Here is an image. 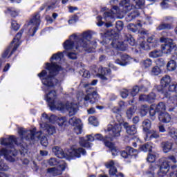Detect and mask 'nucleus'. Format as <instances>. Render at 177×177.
Wrapping results in <instances>:
<instances>
[{
  "label": "nucleus",
  "mask_w": 177,
  "mask_h": 177,
  "mask_svg": "<svg viewBox=\"0 0 177 177\" xmlns=\"http://www.w3.org/2000/svg\"><path fill=\"white\" fill-rule=\"evenodd\" d=\"M103 19V17H100V16H98L97 17V26H98V27H102V26L103 25V24H104V22H103V21H102V19Z\"/></svg>",
  "instance_id": "nucleus-62"
},
{
  "label": "nucleus",
  "mask_w": 177,
  "mask_h": 177,
  "mask_svg": "<svg viewBox=\"0 0 177 177\" xmlns=\"http://www.w3.org/2000/svg\"><path fill=\"white\" fill-rule=\"evenodd\" d=\"M121 124L115 121L111 122L106 131V138L111 142L114 138H118L121 134Z\"/></svg>",
  "instance_id": "nucleus-9"
},
{
  "label": "nucleus",
  "mask_w": 177,
  "mask_h": 177,
  "mask_svg": "<svg viewBox=\"0 0 177 177\" xmlns=\"http://www.w3.org/2000/svg\"><path fill=\"white\" fill-rule=\"evenodd\" d=\"M115 27L118 31H122L124 28V23H122V21H118Z\"/></svg>",
  "instance_id": "nucleus-54"
},
{
  "label": "nucleus",
  "mask_w": 177,
  "mask_h": 177,
  "mask_svg": "<svg viewBox=\"0 0 177 177\" xmlns=\"http://www.w3.org/2000/svg\"><path fill=\"white\" fill-rule=\"evenodd\" d=\"M160 169L158 171V175L160 177L167 176V174L169 171V162L167 158H162L160 160Z\"/></svg>",
  "instance_id": "nucleus-13"
},
{
  "label": "nucleus",
  "mask_w": 177,
  "mask_h": 177,
  "mask_svg": "<svg viewBox=\"0 0 177 177\" xmlns=\"http://www.w3.org/2000/svg\"><path fill=\"white\" fill-rule=\"evenodd\" d=\"M162 56V51L161 50H154L149 53V57L153 59H157V57H161Z\"/></svg>",
  "instance_id": "nucleus-35"
},
{
  "label": "nucleus",
  "mask_w": 177,
  "mask_h": 177,
  "mask_svg": "<svg viewBox=\"0 0 177 177\" xmlns=\"http://www.w3.org/2000/svg\"><path fill=\"white\" fill-rule=\"evenodd\" d=\"M139 16V12L136 9H133L132 12L126 17L127 21H132Z\"/></svg>",
  "instance_id": "nucleus-32"
},
{
  "label": "nucleus",
  "mask_w": 177,
  "mask_h": 177,
  "mask_svg": "<svg viewBox=\"0 0 177 177\" xmlns=\"http://www.w3.org/2000/svg\"><path fill=\"white\" fill-rule=\"evenodd\" d=\"M169 105V111H174L175 107H177V97L176 96H171L169 97V100L167 101Z\"/></svg>",
  "instance_id": "nucleus-23"
},
{
  "label": "nucleus",
  "mask_w": 177,
  "mask_h": 177,
  "mask_svg": "<svg viewBox=\"0 0 177 177\" xmlns=\"http://www.w3.org/2000/svg\"><path fill=\"white\" fill-rule=\"evenodd\" d=\"M157 66H159V67H162L165 64V61L162 58L158 59L156 61Z\"/></svg>",
  "instance_id": "nucleus-59"
},
{
  "label": "nucleus",
  "mask_w": 177,
  "mask_h": 177,
  "mask_svg": "<svg viewBox=\"0 0 177 177\" xmlns=\"http://www.w3.org/2000/svg\"><path fill=\"white\" fill-rule=\"evenodd\" d=\"M140 46L141 49H143V50H150V46H149L146 41H141L140 44Z\"/></svg>",
  "instance_id": "nucleus-53"
},
{
  "label": "nucleus",
  "mask_w": 177,
  "mask_h": 177,
  "mask_svg": "<svg viewBox=\"0 0 177 177\" xmlns=\"http://www.w3.org/2000/svg\"><path fill=\"white\" fill-rule=\"evenodd\" d=\"M18 140L19 139L16 138L14 136H11L8 138H1V145L6 146V147L1 149L0 156H3L7 161H10V162H15V161H16L15 157L17 156V151L15 148V145H19L17 143ZM8 169H9L8 165L5 164L3 160H1L0 171H8Z\"/></svg>",
  "instance_id": "nucleus-3"
},
{
  "label": "nucleus",
  "mask_w": 177,
  "mask_h": 177,
  "mask_svg": "<svg viewBox=\"0 0 177 177\" xmlns=\"http://www.w3.org/2000/svg\"><path fill=\"white\" fill-rule=\"evenodd\" d=\"M162 21L165 23H175V18L172 16L163 17Z\"/></svg>",
  "instance_id": "nucleus-44"
},
{
  "label": "nucleus",
  "mask_w": 177,
  "mask_h": 177,
  "mask_svg": "<svg viewBox=\"0 0 177 177\" xmlns=\"http://www.w3.org/2000/svg\"><path fill=\"white\" fill-rule=\"evenodd\" d=\"M171 84V77L169 75H165L160 80V86H157L156 89L158 92L167 95V86Z\"/></svg>",
  "instance_id": "nucleus-14"
},
{
  "label": "nucleus",
  "mask_w": 177,
  "mask_h": 177,
  "mask_svg": "<svg viewBox=\"0 0 177 177\" xmlns=\"http://www.w3.org/2000/svg\"><path fill=\"white\" fill-rule=\"evenodd\" d=\"M142 127L145 132H147L148 131H149V129L151 128V122L150 121V120L146 119L145 120H144L142 122Z\"/></svg>",
  "instance_id": "nucleus-39"
},
{
  "label": "nucleus",
  "mask_w": 177,
  "mask_h": 177,
  "mask_svg": "<svg viewBox=\"0 0 177 177\" xmlns=\"http://www.w3.org/2000/svg\"><path fill=\"white\" fill-rule=\"evenodd\" d=\"M67 122V117L63 116V117H58L57 119V124L59 127H63L64 125V123Z\"/></svg>",
  "instance_id": "nucleus-41"
},
{
  "label": "nucleus",
  "mask_w": 177,
  "mask_h": 177,
  "mask_svg": "<svg viewBox=\"0 0 177 177\" xmlns=\"http://www.w3.org/2000/svg\"><path fill=\"white\" fill-rule=\"evenodd\" d=\"M23 34V30H21L20 32H19L16 37L14 38L13 41H12L10 46L6 50V51L3 53L2 57H7L8 55H9V53L10 52V49L12 48V46H13L12 50L10 53V55H13L15 52H16L17 49L20 46V38H21V35Z\"/></svg>",
  "instance_id": "nucleus-10"
},
{
  "label": "nucleus",
  "mask_w": 177,
  "mask_h": 177,
  "mask_svg": "<svg viewBox=\"0 0 177 177\" xmlns=\"http://www.w3.org/2000/svg\"><path fill=\"white\" fill-rule=\"evenodd\" d=\"M169 92H175L177 93V84H172L168 87Z\"/></svg>",
  "instance_id": "nucleus-55"
},
{
  "label": "nucleus",
  "mask_w": 177,
  "mask_h": 177,
  "mask_svg": "<svg viewBox=\"0 0 177 177\" xmlns=\"http://www.w3.org/2000/svg\"><path fill=\"white\" fill-rule=\"evenodd\" d=\"M172 28H174V26H172L171 24L163 21L156 28V30L158 31H161L162 30H172Z\"/></svg>",
  "instance_id": "nucleus-29"
},
{
  "label": "nucleus",
  "mask_w": 177,
  "mask_h": 177,
  "mask_svg": "<svg viewBox=\"0 0 177 177\" xmlns=\"http://www.w3.org/2000/svg\"><path fill=\"white\" fill-rule=\"evenodd\" d=\"M120 8L118 6H113V9L106 11L104 13V19L105 21H110V20H114L115 15H125L128 12L132 10L133 8L135 9H140L145 6V0H133L131 5V0H122L120 3Z\"/></svg>",
  "instance_id": "nucleus-4"
},
{
  "label": "nucleus",
  "mask_w": 177,
  "mask_h": 177,
  "mask_svg": "<svg viewBox=\"0 0 177 177\" xmlns=\"http://www.w3.org/2000/svg\"><path fill=\"white\" fill-rule=\"evenodd\" d=\"M11 28L14 30V31H17L19 28H20V25L17 24L16 21H12L11 22Z\"/></svg>",
  "instance_id": "nucleus-51"
},
{
  "label": "nucleus",
  "mask_w": 177,
  "mask_h": 177,
  "mask_svg": "<svg viewBox=\"0 0 177 177\" xmlns=\"http://www.w3.org/2000/svg\"><path fill=\"white\" fill-rule=\"evenodd\" d=\"M105 165L106 168L109 169L110 176L124 177V174L122 173H118V171H117V168L114 167V161H109L106 163Z\"/></svg>",
  "instance_id": "nucleus-18"
},
{
  "label": "nucleus",
  "mask_w": 177,
  "mask_h": 177,
  "mask_svg": "<svg viewBox=\"0 0 177 177\" xmlns=\"http://www.w3.org/2000/svg\"><path fill=\"white\" fill-rule=\"evenodd\" d=\"M8 13H10L12 17H16L19 15V12L15 8H8Z\"/></svg>",
  "instance_id": "nucleus-49"
},
{
  "label": "nucleus",
  "mask_w": 177,
  "mask_h": 177,
  "mask_svg": "<svg viewBox=\"0 0 177 177\" xmlns=\"http://www.w3.org/2000/svg\"><path fill=\"white\" fill-rule=\"evenodd\" d=\"M169 177H177V170H174L169 174Z\"/></svg>",
  "instance_id": "nucleus-64"
},
{
  "label": "nucleus",
  "mask_w": 177,
  "mask_h": 177,
  "mask_svg": "<svg viewBox=\"0 0 177 177\" xmlns=\"http://www.w3.org/2000/svg\"><path fill=\"white\" fill-rule=\"evenodd\" d=\"M127 28L129 31H131V32H136L142 28V22H138L137 24H129L127 26Z\"/></svg>",
  "instance_id": "nucleus-28"
},
{
  "label": "nucleus",
  "mask_w": 177,
  "mask_h": 177,
  "mask_svg": "<svg viewBox=\"0 0 177 177\" xmlns=\"http://www.w3.org/2000/svg\"><path fill=\"white\" fill-rule=\"evenodd\" d=\"M40 143L41 146H44V147H47L48 142V138L46 137H42L40 140Z\"/></svg>",
  "instance_id": "nucleus-56"
},
{
  "label": "nucleus",
  "mask_w": 177,
  "mask_h": 177,
  "mask_svg": "<svg viewBox=\"0 0 177 177\" xmlns=\"http://www.w3.org/2000/svg\"><path fill=\"white\" fill-rule=\"evenodd\" d=\"M161 37L160 38V42L164 44L161 45L162 54L171 55L174 49H175V44L174 40L171 38H168V31L164 30L160 33Z\"/></svg>",
  "instance_id": "nucleus-6"
},
{
  "label": "nucleus",
  "mask_w": 177,
  "mask_h": 177,
  "mask_svg": "<svg viewBox=\"0 0 177 177\" xmlns=\"http://www.w3.org/2000/svg\"><path fill=\"white\" fill-rule=\"evenodd\" d=\"M158 120L159 121H160V122L168 124V122H171V115L167 112L160 113L158 116Z\"/></svg>",
  "instance_id": "nucleus-24"
},
{
  "label": "nucleus",
  "mask_w": 177,
  "mask_h": 177,
  "mask_svg": "<svg viewBox=\"0 0 177 177\" xmlns=\"http://www.w3.org/2000/svg\"><path fill=\"white\" fill-rule=\"evenodd\" d=\"M156 157H157V156L156 155L155 153H149L148 154L147 160L148 161V162H154V161H156Z\"/></svg>",
  "instance_id": "nucleus-46"
},
{
  "label": "nucleus",
  "mask_w": 177,
  "mask_h": 177,
  "mask_svg": "<svg viewBox=\"0 0 177 177\" xmlns=\"http://www.w3.org/2000/svg\"><path fill=\"white\" fill-rule=\"evenodd\" d=\"M69 59H72L73 60L77 59V53L70 52L67 55Z\"/></svg>",
  "instance_id": "nucleus-60"
},
{
  "label": "nucleus",
  "mask_w": 177,
  "mask_h": 177,
  "mask_svg": "<svg viewBox=\"0 0 177 177\" xmlns=\"http://www.w3.org/2000/svg\"><path fill=\"white\" fill-rule=\"evenodd\" d=\"M123 127L126 129L128 135H135L136 133V127L135 125L129 126L127 122H124Z\"/></svg>",
  "instance_id": "nucleus-27"
},
{
  "label": "nucleus",
  "mask_w": 177,
  "mask_h": 177,
  "mask_svg": "<svg viewBox=\"0 0 177 177\" xmlns=\"http://www.w3.org/2000/svg\"><path fill=\"white\" fill-rule=\"evenodd\" d=\"M142 35H147V42L149 44H153V42H154V41H156V36L154 35L150 34L149 33V32L146 31V30H142L140 32Z\"/></svg>",
  "instance_id": "nucleus-30"
},
{
  "label": "nucleus",
  "mask_w": 177,
  "mask_h": 177,
  "mask_svg": "<svg viewBox=\"0 0 177 177\" xmlns=\"http://www.w3.org/2000/svg\"><path fill=\"white\" fill-rule=\"evenodd\" d=\"M53 152L58 158H64L66 157L64 151H63V149L59 147H54L53 148Z\"/></svg>",
  "instance_id": "nucleus-26"
},
{
  "label": "nucleus",
  "mask_w": 177,
  "mask_h": 177,
  "mask_svg": "<svg viewBox=\"0 0 177 177\" xmlns=\"http://www.w3.org/2000/svg\"><path fill=\"white\" fill-rule=\"evenodd\" d=\"M128 95H129V91L127 89H124L121 92V96L123 99H127Z\"/></svg>",
  "instance_id": "nucleus-61"
},
{
  "label": "nucleus",
  "mask_w": 177,
  "mask_h": 177,
  "mask_svg": "<svg viewBox=\"0 0 177 177\" xmlns=\"http://www.w3.org/2000/svg\"><path fill=\"white\" fill-rule=\"evenodd\" d=\"M48 164L51 167L58 165L57 167H51L47 169L49 176H57V175H62L63 171L66 169V163L55 158H51L48 160Z\"/></svg>",
  "instance_id": "nucleus-7"
},
{
  "label": "nucleus",
  "mask_w": 177,
  "mask_h": 177,
  "mask_svg": "<svg viewBox=\"0 0 177 177\" xmlns=\"http://www.w3.org/2000/svg\"><path fill=\"white\" fill-rule=\"evenodd\" d=\"M151 149H152L151 142H149L145 145H143L140 147V150L141 151H144L145 153L147 151H151Z\"/></svg>",
  "instance_id": "nucleus-38"
},
{
  "label": "nucleus",
  "mask_w": 177,
  "mask_h": 177,
  "mask_svg": "<svg viewBox=\"0 0 177 177\" xmlns=\"http://www.w3.org/2000/svg\"><path fill=\"white\" fill-rule=\"evenodd\" d=\"M88 122L94 127H97V125H99L97 119L95 116H91L90 118H88Z\"/></svg>",
  "instance_id": "nucleus-43"
},
{
  "label": "nucleus",
  "mask_w": 177,
  "mask_h": 177,
  "mask_svg": "<svg viewBox=\"0 0 177 177\" xmlns=\"http://www.w3.org/2000/svg\"><path fill=\"white\" fill-rule=\"evenodd\" d=\"M107 136L105 138H103V136L100 133H97L95 135L90 134L87 135L86 138H80L79 143L80 146L82 147H86L87 149H91L92 147L91 142H94L95 140H103L104 144L106 145V142H110Z\"/></svg>",
  "instance_id": "nucleus-8"
},
{
  "label": "nucleus",
  "mask_w": 177,
  "mask_h": 177,
  "mask_svg": "<svg viewBox=\"0 0 177 177\" xmlns=\"http://www.w3.org/2000/svg\"><path fill=\"white\" fill-rule=\"evenodd\" d=\"M126 151L127 152V154H129V156H131V157L138 154V150L134 149L131 147H127L126 148Z\"/></svg>",
  "instance_id": "nucleus-40"
},
{
  "label": "nucleus",
  "mask_w": 177,
  "mask_h": 177,
  "mask_svg": "<svg viewBox=\"0 0 177 177\" xmlns=\"http://www.w3.org/2000/svg\"><path fill=\"white\" fill-rule=\"evenodd\" d=\"M105 146L110 149V151L113 157H115L120 154V149H118V148H117V147H115V145H114V144H113L111 142H106Z\"/></svg>",
  "instance_id": "nucleus-22"
},
{
  "label": "nucleus",
  "mask_w": 177,
  "mask_h": 177,
  "mask_svg": "<svg viewBox=\"0 0 177 177\" xmlns=\"http://www.w3.org/2000/svg\"><path fill=\"white\" fill-rule=\"evenodd\" d=\"M153 106L156 113H163L162 111H165L167 109V106H165L164 102H160L156 106L154 105Z\"/></svg>",
  "instance_id": "nucleus-33"
},
{
  "label": "nucleus",
  "mask_w": 177,
  "mask_h": 177,
  "mask_svg": "<svg viewBox=\"0 0 177 177\" xmlns=\"http://www.w3.org/2000/svg\"><path fill=\"white\" fill-rule=\"evenodd\" d=\"M78 21V17L77 15H74L68 20L69 24H75Z\"/></svg>",
  "instance_id": "nucleus-57"
},
{
  "label": "nucleus",
  "mask_w": 177,
  "mask_h": 177,
  "mask_svg": "<svg viewBox=\"0 0 177 177\" xmlns=\"http://www.w3.org/2000/svg\"><path fill=\"white\" fill-rule=\"evenodd\" d=\"M131 60H132L131 57L128 55L124 54L121 55V59H116L115 63L116 64H119V66H127V64L131 63Z\"/></svg>",
  "instance_id": "nucleus-20"
},
{
  "label": "nucleus",
  "mask_w": 177,
  "mask_h": 177,
  "mask_svg": "<svg viewBox=\"0 0 177 177\" xmlns=\"http://www.w3.org/2000/svg\"><path fill=\"white\" fill-rule=\"evenodd\" d=\"M57 116L55 115H48L46 113H43L41 116V121H44V122H50V124H55L57 122Z\"/></svg>",
  "instance_id": "nucleus-21"
},
{
  "label": "nucleus",
  "mask_w": 177,
  "mask_h": 177,
  "mask_svg": "<svg viewBox=\"0 0 177 177\" xmlns=\"http://www.w3.org/2000/svg\"><path fill=\"white\" fill-rule=\"evenodd\" d=\"M172 146L173 144L171 142H162V147L163 149L164 153H169V151H171L172 150Z\"/></svg>",
  "instance_id": "nucleus-31"
},
{
  "label": "nucleus",
  "mask_w": 177,
  "mask_h": 177,
  "mask_svg": "<svg viewBox=\"0 0 177 177\" xmlns=\"http://www.w3.org/2000/svg\"><path fill=\"white\" fill-rule=\"evenodd\" d=\"M91 39H92L91 32L86 31L79 36L75 35L71 36L70 39L63 44V47L66 50L76 49L77 50H85L91 53V52H93V50L91 48V44H92Z\"/></svg>",
  "instance_id": "nucleus-2"
},
{
  "label": "nucleus",
  "mask_w": 177,
  "mask_h": 177,
  "mask_svg": "<svg viewBox=\"0 0 177 177\" xmlns=\"http://www.w3.org/2000/svg\"><path fill=\"white\" fill-rule=\"evenodd\" d=\"M127 115V118H129V120H131L132 118V116L133 115V114H135V108L134 107H130L126 113Z\"/></svg>",
  "instance_id": "nucleus-45"
},
{
  "label": "nucleus",
  "mask_w": 177,
  "mask_h": 177,
  "mask_svg": "<svg viewBox=\"0 0 177 177\" xmlns=\"http://www.w3.org/2000/svg\"><path fill=\"white\" fill-rule=\"evenodd\" d=\"M68 122L71 125H73V127H75L74 131L77 135L82 133V124L81 123L80 119L73 117L69 120Z\"/></svg>",
  "instance_id": "nucleus-16"
},
{
  "label": "nucleus",
  "mask_w": 177,
  "mask_h": 177,
  "mask_svg": "<svg viewBox=\"0 0 177 177\" xmlns=\"http://www.w3.org/2000/svg\"><path fill=\"white\" fill-rule=\"evenodd\" d=\"M159 138L158 133L154 130H148L146 133L145 140L147 141L151 140L152 139H157Z\"/></svg>",
  "instance_id": "nucleus-25"
},
{
  "label": "nucleus",
  "mask_w": 177,
  "mask_h": 177,
  "mask_svg": "<svg viewBox=\"0 0 177 177\" xmlns=\"http://www.w3.org/2000/svg\"><path fill=\"white\" fill-rule=\"evenodd\" d=\"M140 64L144 68H149V67H151V64H153V61L150 58H148V59L142 60Z\"/></svg>",
  "instance_id": "nucleus-34"
},
{
  "label": "nucleus",
  "mask_w": 177,
  "mask_h": 177,
  "mask_svg": "<svg viewBox=\"0 0 177 177\" xmlns=\"http://www.w3.org/2000/svg\"><path fill=\"white\" fill-rule=\"evenodd\" d=\"M169 136L172 138L174 140H177V130L174 127H169Z\"/></svg>",
  "instance_id": "nucleus-36"
},
{
  "label": "nucleus",
  "mask_w": 177,
  "mask_h": 177,
  "mask_svg": "<svg viewBox=\"0 0 177 177\" xmlns=\"http://www.w3.org/2000/svg\"><path fill=\"white\" fill-rule=\"evenodd\" d=\"M156 100V93H151L147 95V102L148 103H153Z\"/></svg>",
  "instance_id": "nucleus-48"
},
{
  "label": "nucleus",
  "mask_w": 177,
  "mask_h": 177,
  "mask_svg": "<svg viewBox=\"0 0 177 177\" xmlns=\"http://www.w3.org/2000/svg\"><path fill=\"white\" fill-rule=\"evenodd\" d=\"M111 46L114 48L115 49H118V50H127V46L124 44L122 41L119 40L118 39L115 38L113 39L111 43Z\"/></svg>",
  "instance_id": "nucleus-19"
},
{
  "label": "nucleus",
  "mask_w": 177,
  "mask_h": 177,
  "mask_svg": "<svg viewBox=\"0 0 177 177\" xmlns=\"http://www.w3.org/2000/svg\"><path fill=\"white\" fill-rule=\"evenodd\" d=\"M127 41L128 44L131 45V46H135V44H136L135 39H133V37L131 35L127 36Z\"/></svg>",
  "instance_id": "nucleus-50"
},
{
  "label": "nucleus",
  "mask_w": 177,
  "mask_h": 177,
  "mask_svg": "<svg viewBox=\"0 0 177 177\" xmlns=\"http://www.w3.org/2000/svg\"><path fill=\"white\" fill-rule=\"evenodd\" d=\"M167 67L169 71H174V70H176V62L174 60H170L167 63Z\"/></svg>",
  "instance_id": "nucleus-37"
},
{
  "label": "nucleus",
  "mask_w": 177,
  "mask_h": 177,
  "mask_svg": "<svg viewBox=\"0 0 177 177\" xmlns=\"http://www.w3.org/2000/svg\"><path fill=\"white\" fill-rule=\"evenodd\" d=\"M168 2H169V0H163L160 3V6H161L162 9H167V8H168Z\"/></svg>",
  "instance_id": "nucleus-58"
},
{
  "label": "nucleus",
  "mask_w": 177,
  "mask_h": 177,
  "mask_svg": "<svg viewBox=\"0 0 177 177\" xmlns=\"http://www.w3.org/2000/svg\"><path fill=\"white\" fill-rule=\"evenodd\" d=\"M140 102H147V95H141L139 97Z\"/></svg>",
  "instance_id": "nucleus-63"
},
{
  "label": "nucleus",
  "mask_w": 177,
  "mask_h": 177,
  "mask_svg": "<svg viewBox=\"0 0 177 177\" xmlns=\"http://www.w3.org/2000/svg\"><path fill=\"white\" fill-rule=\"evenodd\" d=\"M139 91H140V88L138 86H135L133 89L130 91L131 96H136L137 94L139 93Z\"/></svg>",
  "instance_id": "nucleus-47"
},
{
  "label": "nucleus",
  "mask_w": 177,
  "mask_h": 177,
  "mask_svg": "<svg viewBox=\"0 0 177 177\" xmlns=\"http://www.w3.org/2000/svg\"><path fill=\"white\" fill-rule=\"evenodd\" d=\"M40 24L41 19L39 14H36L28 24V34L30 37H34L35 32L38 30Z\"/></svg>",
  "instance_id": "nucleus-11"
},
{
  "label": "nucleus",
  "mask_w": 177,
  "mask_h": 177,
  "mask_svg": "<svg viewBox=\"0 0 177 177\" xmlns=\"http://www.w3.org/2000/svg\"><path fill=\"white\" fill-rule=\"evenodd\" d=\"M68 156L71 157V158H80L81 156H85L86 154V151L82 147H77V145H73L68 151Z\"/></svg>",
  "instance_id": "nucleus-12"
},
{
  "label": "nucleus",
  "mask_w": 177,
  "mask_h": 177,
  "mask_svg": "<svg viewBox=\"0 0 177 177\" xmlns=\"http://www.w3.org/2000/svg\"><path fill=\"white\" fill-rule=\"evenodd\" d=\"M151 75H159V74H161V69L158 66H154L151 69Z\"/></svg>",
  "instance_id": "nucleus-42"
},
{
  "label": "nucleus",
  "mask_w": 177,
  "mask_h": 177,
  "mask_svg": "<svg viewBox=\"0 0 177 177\" xmlns=\"http://www.w3.org/2000/svg\"><path fill=\"white\" fill-rule=\"evenodd\" d=\"M98 73V77H100L102 81H111V76H110V74H111V71L109 68L100 67Z\"/></svg>",
  "instance_id": "nucleus-17"
},
{
  "label": "nucleus",
  "mask_w": 177,
  "mask_h": 177,
  "mask_svg": "<svg viewBox=\"0 0 177 177\" xmlns=\"http://www.w3.org/2000/svg\"><path fill=\"white\" fill-rule=\"evenodd\" d=\"M63 53H66V51L54 54L50 58L51 64L46 63V70H43L37 75L44 85L43 91L45 92L44 99L47 102L50 109L52 111L53 110H59V111L67 110L69 115L73 116L78 111V106L80 104H84L85 107H88L89 103L91 104H95V103L99 102L100 96L95 91V88H88L86 90L87 95L84 96V93H80V95H77V101L74 100L73 102H67L64 104L57 100V93L56 91L52 90V88L56 89L57 86L60 92L63 91V87H62L60 82L55 78V75H57L59 71H62V68L57 64L52 62V60H62L63 59Z\"/></svg>",
  "instance_id": "nucleus-1"
},
{
  "label": "nucleus",
  "mask_w": 177,
  "mask_h": 177,
  "mask_svg": "<svg viewBox=\"0 0 177 177\" xmlns=\"http://www.w3.org/2000/svg\"><path fill=\"white\" fill-rule=\"evenodd\" d=\"M104 48L105 52L108 53L109 56H113V55H115L114 50L107 48V46H104L103 47H102V49H104Z\"/></svg>",
  "instance_id": "nucleus-52"
},
{
  "label": "nucleus",
  "mask_w": 177,
  "mask_h": 177,
  "mask_svg": "<svg viewBox=\"0 0 177 177\" xmlns=\"http://www.w3.org/2000/svg\"><path fill=\"white\" fill-rule=\"evenodd\" d=\"M154 107H155L154 105H151V108H149L146 105H142L140 110V115H142V117H145V115H146L147 113H149V114H150V116L151 117V120L154 121L156 120V117H154V115H156V109H154Z\"/></svg>",
  "instance_id": "nucleus-15"
},
{
  "label": "nucleus",
  "mask_w": 177,
  "mask_h": 177,
  "mask_svg": "<svg viewBox=\"0 0 177 177\" xmlns=\"http://www.w3.org/2000/svg\"><path fill=\"white\" fill-rule=\"evenodd\" d=\"M41 131L37 132V129L34 128L32 130H26V129L19 128L18 133L22 140H27L30 143H35L39 140L42 131H45L47 135H55L56 133V127L53 124H48L46 122L40 123Z\"/></svg>",
  "instance_id": "nucleus-5"
}]
</instances>
